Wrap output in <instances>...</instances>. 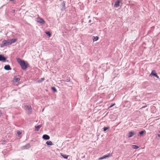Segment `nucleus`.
Segmentation results:
<instances>
[{"label": "nucleus", "mask_w": 160, "mask_h": 160, "mask_svg": "<svg viewBox=\"0 0 160 160\" xmlns=\"http://www.w3.org/2000/svg\"><path fill=\"white\" fill-rule=\"evenodd\" d=\"M17 60L20 65L22 69L23 70H26L28 65V63H26L24 60H22L20 58H18Z\"/></svg>", "instance_id": "nucleus-1"}, {"label": "nucleus", "mask_w": 160, "mask_h": 160, "mask_svg": "<svg viewBox=\"0 0 160 160\" xmlns=\"http://www.w3.org/2000/svg\"><path fill=\"white\" fill-rule=\"evenodd\" d=\"M10 45L11 44L9 40H4L2 41V44L0 45V46L2 48Z\"/></svg>", "instance_id": "nucleus-2"}, {"label": "nucleus", "mask_w": 160, "mask_h": 160, "mask_svg": "<svg viewBox=\"0 0 160 160\" xmlns=\"http://www.w3.org/2000/svg\"><path fill=\"white\" fill-rule=\"evenodd\" d=\"M36 21L37 22L39 23L42 24H44L45 23V22L42 18L38 17L36 19Z\"/></svg>", "instance_id": "nucleus-3"}, {"label": "nucleus", "mask_w": 160, "mask_h": 160, "mask_svg": "<svg viewBox=\"0 0 160 160\" xmlns=\"http://www.w3.org/2000/svg\"><path fill=\"white\" fill-rule=\"evenodd\" d=\"M128 138H130L132 137L133 136L136 134V132H128Z\"/></svg>", "instance_id": "nucleus-4"}, {"label": "nucleus", "mask_w": 160, "mask_h": 160, "mask_svg": "<svg viewBox=\"0 0 160 160\" xmlns=\"http://www.w3.org/2000/svg\"><path fill=\"white\" fill-rule=\"evenodd\" d=\"M6 59V58L3 55L0 54V61L5 62Z\"/></svg>", "instance_id": "nucleus-5"}, {"label": "nucleus", "mask_w": 160, "mask_h": 160, "mask_svg": "<svg viewBox=\"0 0 160 160\" xmlns=\"http://www.w3.org/2000/svg\"><path fill=\"white\" fill-rule=\"evenodd\" d=\"M42 138L44 140H48L49 139L50 137L48 135L44 134L43 135Z\"/></svg>", "instance_id": "nucleus-6"}, {"label": "nucleus", "mask_w": 160, "mask_h": 160, "mask_svg": "<svg viewBox=\"0 0 160 160\" xmlns=\"http://www.w3.org/2000/svg\"><path fill=\"white\" fill-rule=\"evenodd\" d=\"M65 2L63 1L62 3L61 4V5H62V8H61V10L62 11H63V10H65L66 9V7H65Z\"/></svg>", "instance_id": "nucleus-7"}, {"label": "nucleus", "mask_w": 160, "mask_h": 160, "mask_svg": "<svg viewBox=\"0 0 160 160\" xmlns=\"http://www.w3.org/2000/svg\"><path fill=\"white\" fill-rule=\"evenodd\" d=\"M120 2V1L119 0H118L117 2H116L114 5V7L115 8H118L119 6V4Z\"/></svg>", "instance_id": "nucleus-8"}, {"label": "nucleus", "mask_w": 160, "mask_h": 160, "mask_svg": "<svg viewBox=\"0 0 160 160\" xmlns=\"http://www.w3.org/2000/svg\"><path fill=\"white\" fill-rule=\"evenodd\" d=\"M30 147V145L29 144H28L26 145L23 146L22 147V149H27L29 148Z\"/></svg>", "instance_id": "nucleus-9"}, {"label": "nucleus", "mask_w": 160, "mask_h": 160, "mask_svg": "<svg viewBox=\"0 0 160 160\" xmlns=\"http://www.w3.org/2000/svg\"><path fill=\"white\" fill-rule=\"evenodd\" d=\"M4 69L6 70H11V68L9 65H6L4 67Z\"/></svg>", "instance_id": "nucleus-10"}, {"label": "nucleus", "mask_w": 160, "mask_h": 160, "mask_svg": "<svg viewBox=\"0 0 160 160\" xmlns=\"http://www.w3.org/2000/svg\"><path fill=\"white\" fill-rule=\"evenodd\" d=\"M11 45L12 43H14L17 41V39H9Z\"/></svg>", "instance_id": "nucleus-11"}, {"label": "nucleus", "mask_w": 160, "mask_h": 160, "mask_svg": "<svg viewBox=\"0 0 160 160\" xmlns=\"http://www.w3.org/2000/svg\"><path fill=\"white\" fill-rule=\"evenodd\" d=\"M41 127V125H39L37 126H35V130L36 131H38L40 128Z\"/></svg>", "instance_id": "nucleus-12"}, {"label": "nucleus", "mask_w": 160, "mask_h": 160, "mask_svg": "<svg viewBox=\"0 0 160 160\" xmlns=\"http://www.w3.org/2000/svg\"><path fill=\"white\" fill-rule=\"evenodd\" d=\"M25 107L29 110V111L31 112L32 108L31 106L29 105H25Z\"/></svg>", "instance_id": "nucleus-13"}, {"label": "nucleus", "mask_w": 160, "mask_h": 160, "mask_svg": "<svg viewBox=\"0 0 160 160\" xmlns=\"http://www.w3.org/2000/svg\"><path fill=\"white\" fill-rule=\"evenodd\" d=\"M146 133V131L145 130L139 132V135H138V136H141L144 133Z\"/></svg>", "instance_id": "nucleus-14"}, {"label": "nucleus", "mask_w": 160, "mask_h": 160, "mask_svg": "<svg viewBox=\"0 0 160 160\" xmlns=\"http://www.w3.org/2000/svg\"><path fill=\"white\" fill-rule=\"evenodd\" d=\"M20 80V78L19 76L18 77H14V80L16 82H17L19 81Z\"/></svg>", "instance_id": "nucleus-15"}, {"label": "nucleus", "mask_w": 160, "mask_h": 160, "mask_svg": "<svg viewBox=\"0 0 160 160\" xmlns=\"http://www.w3.org/2000/svg\"><path fill=\"white\" fill-rule=\"evenodd\" d=\"M92 39L93 42L96 41L98 39L99 37L98 36H93L92 37Z\"/></svg>", "instance_id": "nucleus-16"}, {"label": "nucleus", "mask_w": 160, "mask_h": 160, "mask_svg": "<svg viewBox=\"0 0 160 160\" xmlns=\"http://www.w3.org/2000/svg\"><path fill=\"white\" fill-rule=\"evenodd\" d=\"M112 156V153H111V154L108 153L107 155H104V158H108L110 157H111V156Z\"/></svg>", "instance_id": "nucleus-17"}, {"label": "nucleus", "mask_w": 160, "mask_h": 160, "mask_svg": "<svg viewBox=\"0 0 160 160\" xmlns=\"http://www.w3.org/2000/svg\"><path fill=\"white\" fill-rule=\"evenodd\" d=\"M46 144L48 145H52V143L51 141H47Z\"/></svg>", "instance_id": "nucleus-18"}, {"label": "nucleus", "mask_w": 160, "mask_h": 160, "mask_svg": "<svg viewBox=\"0 0 160 160\" xmlns=\"http://www.w3.org/2000/svg\"><path fill=\"white\" fill-rule=\"evenodd\" d=\"M109 129V127H104L103 128V131L105 132Z\"/></svg>", "instance_id": "nucleus-19"}, {"label": "nucleus", "mask_w": 160, "mask_h": 160, "mask_svg": "<svg viewBox=\"0 0 160 160\" xmlns=\"http://www.w3.org/2000/svg\"><path fill=\"white\" fill-rule=\"evenodd\" d=\"M46 34L48 35L49 37H50L51 34L50 32L49 31H47L45 32Z\"/></svg>", "instance_id": "nucleus-20"}, {"label": "nucleus", "mask_w": 160, "mask_h": 160, "mask_svg": "<svg viewBox=\"0 0 160 160\" xmlns=\"http://www.w3.org/2000/svg\"><path fill=\"white\" fill-rule=\"evenodd\" d=\"M132 147L134 149H137L138 148V147L136 145H133L132 146Z\"/></svg>", "instance_id": "nucleus-21"}, {"label": "nucleus", "mask_w": 160, "mask_h": 160, "mask_svg": "<svg viewBox=\"0 0 160 160\" xmlns=\"http://www.w3.org/2000/svg\"><path fill=\"white\" fill-rule=\"evenodd\" d=\"M52 89L54 92H57V89L54 87H52Z\"/></svg>", "instance_id": "nucleus-22"}, {"label": "nucleus", "mask_w": 160, "mask_h": 160, "mask_svg": "<svg viewBox=\"0 0 160 160\" xmlns=\"http://www.w3.org/2000/svg\"><path fill=\"white\" fill-rule=\"evenodd\" d=\"M62 157L64 158H65V159H67L68 158V156H67L66 155H62Z\"/></svg>", "instance_id": "nucleus-23"}, {"label": "nucleus", "mask_w": 160, "mask_h": 160, "mask_svg": "<svg viewBox=\"0 0 160 160\" xmlns=\"http://www.w3.org/2000/svg\"><path fill=\"white\" fill-rule=\"evenodd\" d=\"M105 159V158H104V156H102V157H101L99 158L98 159V160H102V159Z\"/></svg>", "instance_id": "nucleus-24"}, {"label": "nucleus", "mask_w": 160, "mask_h": 160, "mask_svg": "<svg viewBox=\"0 0 160 160\" xmlns=\"http://www.w3.org/2000/svg\"><path fill=\"white\" fill-rule=\"evenodd\" d=\"M17 133L18 134V135H19L22 134V132H21L20 131H17Z\"/></svg>", "instance_id": "nucleus-25"}, {"label": "nucleus", "mask_w": 160, "mask_h": 160, "mask_svg": "<svg viewBox=\"0 0 160 160\" xmlns=\"http://www.w3.org/2000/svg\"><path fill=\"white\" fill-rule=\"evenodd\" d=\"M154 75V76L156 77L157 78H159L158 76L157 75V74H155Z\"/></svg>", "instance_id": "nucleus-26"}, {"label": "nucleus", "mask_w": 160, "mask_h": 160, "mask_svg": "<svg viewBox=\"0 0 160 160\" xmlns=\"http://www.w3.org/2000/svg\"><path fill=\"white\" fill-rule=\"evenodd\" d=\"M114 105H115V104L114 103V104H112L109 107V108H111Z\"/></svg>", "instance_id": "nucleus-27"}, {"label": "nucleus", "mask_w": 160, "mask_h": 160, "mask_svg": "<svg viewBox=\"0 0 160 160\" xmlns=\"http://www.w3.org/2000/svg\"><path fill=\"white\" fill-rule=\"evenodd\" d=\"M155 74H156V73H153L152 72H151V74L152 75L154 76V75Z\"/></svg>", "instance_id": "nucleus-28"}, {"label": "nucleus", "mask_w": 160, "mask_h": 160, "mask_svg": "<svg viewBox=\"0 0 160 160\" xmlns=\"http://www.w3.org/2000/svg\"><path fill=\"white\" fill-rule=\"evenodd\" d=\"M44 80V78H41V81H40V82H42V81H43Z\"/></svg>", "instance_id": "nucleus-29"}, {"label": "nucleus", "mask_w": 160, "mask_h": 160, "mask_svg": "<svg viewBox=\"0 0 160 160\" xmlns=\"http://www.w3.org/2000/svg\"><path fill=\"white\" fill-rule=\"evenodd\" d=\"M147 106H143V107H142V108H145Z\"/></svg>", "instance_id": "nucleus-30"}, {"label": "nucleus", "mask_w": 160, "mask_h": 160, "mask_svg": "<svg viewBox=\"0 0 160 160\" xmlns=\"http://www.w3.org/2000/svg\"><path fill=\"white\" fill-rule=\"evenodd\" d=\"M158 137H159V138H160V134H158Z\"/></svg>", "instance_id": "nucleus-31"}, {"label": "nucleus", "mask_w": 160, "mask_h": 160, "mask_svg": "<svg viewBox=\"0 0 160 160\" xmlns=\"http://www.w3.org/2000/svg\"><path fill=\"white\" fill-rule=\"evenodd\" d=\"M1 114H2V113H1V111L0 110V117L1 115Z\"/></svg>", "instance_id": "nucleus-32"}, {"label": "nucleus", "mask_w": 160, "mask_h": 160, "mask_svg": "<svg viewBox=\"0 0 160 160\" xmlns=\"http://www.w3.org/2000/svg\"><path fill=\"white\" fill-rule=\"evenodd\" d=\"M69 80H68V79L67 80V82H69Z\"/></svg>", "instance_id": "nucleus-33"}, {"label": "nucleus", "mask_w": 160, "mask_h": 160, "mask_svg": "<svg viewBox=\"0 0 160 160\" xmlns=\"http://www.w3.org/2000/svg\"><path fill=\"white\" fill-rule=\"evenodd\" d=\"M125 102H128V101H125Z\"/></svg>", "instance_id": "nucleus-34"}, {"label": "nucleus", "mask_w": 160, "mask_h": 160, "mask_svg": "<svg viewBox=\"0 0 160 160\" xmlns=\"http://www.w3.org/2000/svg\"><path fill=\"white\" fill-rule=\"evenodd\" d=\"M88 22H90V20H89Z\"/></svg>", "instance_id": "nucleus-35"}, {"label": "nucleus", "mask_w": 160, "mask_h": 160, "mask_svg": "<svg viewBox=\"0 0 160 160\" xmlns=\"http://www.w3.org/2000/svg\"><path fill=\"white\" fill-rule=\"evenodd\" d=\"M159 132L160 133V130L159 131Z\"/></svg>", "instance_id": "nucleus-36"}]
</instances>
